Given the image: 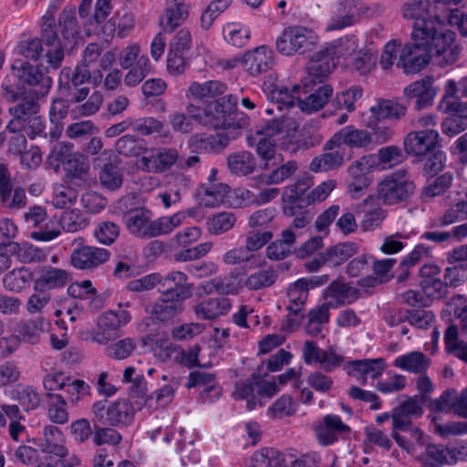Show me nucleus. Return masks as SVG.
I'll return each instance as SVG.
<instances>
[{
	"instance_id": "1",
	"label": "nucleus",
	"mask_w": 467,
	"mask_h": 467,
	"mask_svg": "<svg viewBox=\"0 0 467 467\" xmlns=\"http://www.w3.org/2000/svg\"><path fill=\"white\" fill-rule=\"evenodd\" d=\"M299 124L292 119L281 118L266 124L254 135L247 138L250 147H254L268 170L283 162V156L276 153L279 146L286 150L296 151L302 145Z\"/></svg>"
},
{
	"instance_id": "2",
	"label": "nucleus",
	"mask_w": 467,
	"mask_h": 467,
	"mask_svg": "<svg viewBox=\"0 0 467 467\" xmlns=\"http://www.w3.org/2000/svg\"><path fill=\"white\" fill-rule=\"evenodd\" d=\"M160 290L164 298L147 305L146 311L156 319L165 321L182 311V302L192 295V285L188 283L184 273L173 271L161 277Z\"/></svg>"
},
{
	"instance_id": "3",
	"label": "nucleus",
	"mask_w": 467,
	"mask_h": 467,
	"mask_svg": "<svg viewBox=\"0 0 467 467\" xmlns=\"http://www.w3.org/2000/svg\"><path fill=\"white\" fill-rule=\"evenodd\" d=\"M359 39L355 34H347L329 42L308 64L307 71L313 82H321L337 65L348 66V59L359 49Z\"/></svg>"
},
{
	"instance_id": "4",
	"label": "nucleus",
	"mask_w": 467,
	"mask_h": 467,
	"mask_svg": "<svg viewBox=\"0 0 467 467\" xmlns=\"http://www.w3.org/2000/svg\"><path fill=\"white\" fill-rule=\"evenodd\" d=\"M238 101L236 95H228L208 103L201 112V124L215 130L239 131L248 124V119L244 113L236 110Z\"/></svg>"
},
{
	"instance_id": "5",
	"label": "nucleus",
	"mask_w": 467,
	"mask_h": 467,
	"mask_svg": "<svg viewBox=\"0 0 467 467\" xmlns=\"http://www.w3.org/2000/svg\"><path fill=\"white\" fill-rule=\"evenodd\" d=\"M420 27L427 42L430 61L445 67L452 65L459 59L462 47L453 31L439 30L435 27L434 23H423Z\"/></svg>"
},
{
	"instance_id": "6",
	"label": "nucleus",
	"mask_w": 467,
	"mask_h": 467,
	"mask_svg": "<svg viewBox=\"0 0 467 467\" xmlns=\"http://www.w3.org/2000/svg\"><path fill=\"white\" fill-rule=\"evenodd\" d=\"M318 42L317 33L306 26H292L284 28L275 41L276 50L287 57L312 50Z\"/></svg>"
},
{
	"instance_id": "7",
	"label": "nucleus",
	"mask_w": 467,
	"mask_h": 467,
	"mask_svg": "<svg viewBox=\"0 0 467 467\" xmlns=\"http://www.w3.org/2000/svg\"><path fill=\"white\" fill-rule=\"evenodd\" d=\"M424 401L419 396L407 397L396 406L391 412L392 437L400 447L406 451L412 449L406 437L400 431H404L411 426L412 419H418L423 414Z\"/></svg>"
},
{
	"instance_id": "8",
	"label": "nucleus",
	"mask_w": 467,
	"mask_h": 467,
	"mask_svg": "<svg viewBox=\"0 0 467 467\" xmlns=\"http://www.w3.org/2000/svg\"><path fill=\"white\" fill-rule=\"evenodd\" d=\"M427 42L423 36L420 26L413 27L411 42L403 43L401 59L399 60V68L405 74H416L422 70L430 61L427 50Z\"/></svg>"
},
{
	"instance_id": "9",
	"label": "nucleus",
	"mask_w": 467,
	"mask_h": 467,
	"mask_svg": "<svg viewBox=\"0 0 467 467\" xmlns=\"http://www.w3.org/2000/svg\"><path fill=\"white\" fill-rule=\"evenodd\" d=\"M43 19L45 20V25L47 26V28H45V33L47 46L48 47L46 57L50 67L57 68L59 67L64 58V48H72L75 45L78 44V40L79 38L78 32L76 30V25L73 20H69L67 23L64 22L65 25L63 26V36L65 43L62 45L60 40L56 36H49V32H51V26L54 22L52 14L47 12L43 16Z\"/></svg>"
},
{
	"instance_id": "10",
	"label": "nucleus",
	"mask_w": 467,
	"mask_h": 467,
	"mask_svg": "<svg viewBox=\"0 0 467 467\" xmlns=\"http://www.w3.org/2000/svg\"><path fill=\"white\" fill-rule=\"evenodd\" d=\"M415 190L413 182L403 171L386 175L377 185V199L385 205L407 200Z\"/></svg>"
},
{
	"instance_id": "11",
	"label": "nucleus",
	"mask_w": 467,
	"mask_h": 467,
	"mask_svg": "<svg viewBox=\"0 0 467 467\" xmlns=\"http://www.w3.org/2000/svg\"><path fill=\"white\" fill-rule=\"evenodd\" d=\"M369 11L363 0H339L326 25L327 32L340 31L357 25Z\"/></svg>"
},
{
	"instance_id": "12",
	"label": "nucleus",
	"mask_w": 467,
	"mask_h": 467,
	"mask_svg": "<svg viewBox=\"0 0 467 467\" xmlns=\"http://www.w3.org/2000/svg\"><path fill=\"white\" fill-rule=\"evenodd\" d=\"M33 107V104L23 103L10 109V112L14 115V119L9 122L6 129L0 133V146H2L6 140L8 143V150L13 154L21 153V151L26 148V134H27L26 128V116L27 111Z\"/></svg>"
},
{
	"instance_id": "13",
	"label": "nucleus",
	"mask_w": 467,
	"mask_h": 467,
	"mask_svg": "<svg viewBox=\"0 0 467 467\" xmlns=\"http://www.w3.org/2000/svg\"><path fill=\"white\" fill-rule=\"evenodd\" d=\"M71 148L68 143H57L49 155V161H57V166L61 164L67 176L81 177L88 170V160L83 155L72 152Z\"/></svg>"
},
{
	"instance_id": "14",
	"label": "nucleus",
	"mask_w": 467,
	"mask_h": 467,
	"mask_svg": "<svg viewBox=\"0 0 467 467\" xmlns=\"http://www.w3.org/2000/svg\"><path fill=\"white\" fill-rule=\"evenodd\" d=\"M143 153L144 155L137 160L136 165L146 172L161 173L171 168L179 159V153L174 149H144Z\"/></svg>"
},
{
	"instance_id": "15",
	"label": "nucleus",
	"mask_w": 467,
	"mask_h": 467,
	"mask_svg": "<svg viewBox=\"0 0 467 467\" xmlns=\"http://www.w3.org/2000/svg\"><path fill=\"white\" fill-rule=\"evenodd\" d=\"M101 50L97 44H89L83 52V63L78 66L72 76L74 86L90 80L94 85L102 82L103 74L97 68Z\"/></svg>"
},
{
	"instance_id": "16",
	"label": "nucleus",
	"mask_w": 467,
	"mask_h": 467,
	"mask_svg": "<svg viewBox=\"0 0 467 467\" xmlns=\"http://www.w3.org/2000/svg\"><path fill=\"white\" fill-rule=\"evenodd\" d=\"M92 410L101 422L113 426L127 425L134 416L133 409L126 400H116L108 407L104 402L99 401L93 405Z\"/></svg>"
},
{
	"instance_id": "17",
	"label": "nucleus",
	"mask_w": 467,
	"mask_h": 467,
	"mask_svg": "<svg viewBox=\"0 0 467 467\" xmlns=\"http://www.w3.org/2000/svg\"><path fill=\"white\" fill-rule=\"evenodd\" d=\"M439 138V132L433 129L410 131L404 138L403 147L410 155L425 156L437 147Z\"/></svg>"
},
{
	"instance_id": "18",
	"label": "nucleus",
	"mask_w": 467,
	"mask_h": 467,
	"mask_svg": "<svg viewBox=\"0 0 467 467\" xmlns=\"http://www.w3.org/2000/svg\"><path fill=\"white\" fill-rule=\"evenodd\" d=\"M240 131L221 130L215 135L194 134L189 140V147L192 151L208 152L220 150L227 146L231 140H234Z\"/></svg>"
},
{
	"instance_id": "19",
	"label": "nucleus",
	"mask_w": 467,
	"mask_h": 467,
	"mask_svg": "<svg viewBox=\"0 0 467 467\" xmlns=\"http://www.w3.org/2000/svg\"><path fill=\"white\" fill-rule=\"evenodd\" d=\"M200 287L206 295L219 293L224 296H235L244 290V283L237 271H232L226 275L217 276L202 283Z\"/></svg>"
},
{
	"instance_id": "20",
	"label": "nucleus",
	"mask_w": 467,
	"mask_h": 467,
	"mask_svg": "<svg viewBox=\"0 0 467 467\" xmlns=\"http://www.w3.org/2000/svg\"><path fill=\"white\" fill-rule=\"evenodd\" d=\"M386 367V361L381 358L357 359L344 364L346 372L363 383L367 382L368 378L375 379L380 377Z\"/></svg>"
},
{
	"instance_id": "21",
	"label": "nucleus",
	"mask_w": 467,
	"mask_h": 467,
	"mask_svg": "<svg viewBox=\"0 0 467 467\" xmlns=\"http://www.w3.org/2000/svg\"><path fill=\"white\" fill-rule=\"evenodd\" d=\"M263 90L267 95L272 104L275 105L276 109L282 111L290 108H298L300 100L301 88L298 86H293L289 90L285 87H277L270 81H265Z\"/></svg>"
},
{
	"instance_id": "22",
	"label": "nucleus",
	"mask_w": 467,
	"mask_h": 467,
	"mask_svg": "<svg viewBox=\"0 0 467 467\" xmlns=\"http://www.w3.org/2000/svg\"><path fill=\"white\" fill-rule=\"evenodd\" d=\"M403 94L408 99H415L417 109H423L432 105L437 96V88L431 78H425L405 87Z\"/></svg>"
},
{
	"instance_id": "23",
	"label": "nucleus",
	"mask_w": 467,
	"mask_h": 467,
	"mask_svg": "<svg viewBox=\"0 0 467 467\" xmlns=\"http://www.w3.org/2000/svg\"><path fill=\"white\" fill-rule=\"evenodd\" d=\"M274 62V52L266 46H260L247 51L242 58L244 68L252 76L267 71L273 67Z\"/></svg>"
},
{
	"instance_id": "24",
	"label": "nucleus",
	"mask_w": 467,
	"mask_h": 467,
	"mask_svg": "<svg viewBox=\"0 0 467 467\" xmlns=\"http://www.w3.org/2000/svg\"><path fill=\"white\" fill-rule=\"evenodd\" d=\"M313 182L310 177H304L297 180L295 183L287 185L282 194L283 212L285 216H293L295 214L294 205H306V191L312 186Z\"/></svg>"
},
{
	"instance_id": "25",
	"label": "nucleus",
	"mask_w": 467,
	"mask_h": 467,
	"mask_svg": "<svg viewBox=\"0 0 467 467\" xmlns=\"http://www.w3.org/2000/svg\"><path fill=\"white\" fill-rule=\"evenodd\" d=\"M372 142V135L365 130H358L354 126H347L329 140V147L366 148Z\"/></svg>"
},
{
	"instance_id": "26",
	"label": "nucleus",
	"mask_w": 467,
	"mask_h": 467,
	"mask_svg": "<svg viewBox=\"0 0 467 467\" xmlns=\"http://www.w3.org/2000/svg\"><path fill=\"white\" fill-rule=\"evenodd\" d=\"M32 441L41 452L52 454L57 457L67 455L66 439L63 432L55 426H47L43 431V437Z\"/></svg>"
},
{
	"instance_id": "27",
	"label": "nucleus",
	"mask_w": 467,
	"mask_h": 467,
	"mask_svg": "<svg viewBox=\"0 0 467 467\" xmlns=\"http://www.w3.org/2000/svg\"><path fill=\"white\" fill-rule=\"evenodd\" d=\"M109 252L104 248L82 246L74 249L71 254V264L78 269H90L107 262Z\"/></svg>"
},
{
	"instance_id": "28",
	"label": "nucleus",
	"mask_w": 467,
	"mask_h": 467,
	"mask_svg": "<svg viewBox=\"0 0 467 467\" xmlns=\"http://www.w3.org/2000/svg\"><path fill=\"white\" fill-rule=\"evenodd\" d=\"M326 303L332 308L349 305L358 298V290L339 280L333 281L324 291Z\"/></svg>"
},
{
	"instance_id": "29",
	"label": "nucleus",
	"mask_w": 467,
	"mask_h": 467,
	"mask_svg": "<svg viewBox=\"0 0 467 467\" xmlns=\"http://www.w3.org/2000/svg\"><path fill=\"white\" fill-rule=\"evenodd\" d=\"M229 192L230 188L224 183H206L198 189L196 198L205 207L228 206Z\"/></svg>"
},
{
	"instance_id": "30",
	"label": "nucleus",
	"mask_w": 467,
	"mask_h": 467,
	"mask_svg": "<svg viewBox=\"0 0 467 467\" xmlns=\"http://www.w3.org/2000/svg\"><path fill=\"white\" fill-rule=\"evenodd\" d=\"M232 306L228 297H209L195 305L194 313L200 319L213 320L228 314Z\"/></svg>"
},
{
	"instance_id": "31",
	"label": "nucleus",
	"mask_w": 467,
	"mask_h": 467,
	"mask_svg": "<svg viewBox=\"0 0 467 467\" xmlns=\"http://www.w3.org/2000/svg\"><path fill=\"white\" fill-rule=\"evenodd\" d=\"M325 148L329 151L313 159L310 163L312 171L321 172L337 169L349 158L344 147H329V140Z\"/></svg>"
},
{
	"instance_id": "32",
	"label": "nucleus",
	"mask_w": 467,
	"mask_h": 467,
	"mask_svg": "<svg viewBox=\"0 0 467 467\" xmlns=\"http://www.w3.org/2000/svg\"><path fill=\"white\" fill-rule=\"evenodd\" d=\"M50 322L44 317H36L16 323V331L21 342L36 345L40 342L41 336L50 329Z\"/></svg>"
},
{
	"instance_id": "33",
	"label": "nucleus",
	"mask_w": 467,
	"mask_h": 467,
	"mask_svg": "<svg viewBox=\"0 0 467 467\" xmlns=\"http://www.w3.org/2000/svg\"><path fill=\"white\" fill-rule=\"evenodd\" d=\"M125 224L129 232L139 237H152L151 213L148 210L137 209L126 213Z\"/></svg>"
},
{
	"instance_id": "34",
	"label": "nucleus",
	"mask_w": 467,
	"mask_h": 467,
	"mask_svg": "<svg viewBox=\"0 0 467 467\" xmlns=\"http://www.w3.org/2000/svg\"><path fill=\"white\" fill-rule=\"evenodd\" d=\"M348 428L344 424L339 416L327 415L323 422L317 425L315 429L318 442L324 446L332 444L337 440V433L347 431Z\"/></svg>"
},
{
	"instance_id": "35",
	"label": "nucleus",
	"mask_w": 467,
	"mask_h": 467,
	"mask_svg": "<svg viewBox=\"0 0 467 467\" xmlns=\"http://www.w3.org/2000/svg\"><path fill=\"white\" fill-rule=\"evenodd\" d=\"M169 125L174 132L186 134L194 129V122L201 124V111L194 105L187 107V113L175 111L169 115Z\"/></svg>"
},
{
	"instance_id": "36",
	"label": "nucleus",
	"mask_w": 467,
	"mask_h": 467,
	"mask_svg": "<svg viewBox=\"0 0 467 467\" xmlns=\"http://www.w3.org/2000/svg\"><path fill=\"white\" fill-rule=\"evenodd\" d=\"M196 208L180 211L171 216H162L152 222V237L168 234L182 225L186 218L195 215Z\"/></svg>"
},
{
	"instance_id": "37",
	"label": "nucleus",
	"mask_w": 467,
	"mask_h": 467,
	"mask_svg": "<svg viewBox=\"0 0 467 467\" xmlns=\"http://www.w3.org/2000/svg\"><path fill=\"white\" fill-rule=\"evenodd\" d=\"M118 328L115 311L105 312L98 318L97 329L92 332L91 340L105 345L113 338Z\"/></svg>"
},
{
	"instance_id": "38",
	"label": "nucleus",
	"mask_w": 467,
	"mask_h": 467,
	"mask_svg": "<svg viewBox=\"0 0 467 467\" xmlns=\"http://www.w3.org/2000/svg\"><path fill=\"white\" fill-rule=\"evenodd\" d=\"M393 366L410 373H421L430 366V359L420 351H411L396 357Z\"/></svg>"
},
{
	"instance_id": "39",
	"label": "nucleus",
	"mask_w": 467,
	"mask_h": 467,
	"mask_svg": "<svg viewBox=\"0 0 467 467\" xmlns=\"http://www.w3.org/2000/svg\"><path fill=\"white\" fill-rule=\"evenodd\" d=\"M16 75L29 85H37L42 83L43 87L50 88L51 79L46 77L39 69L30 66L28 62L16 58L12 65Z\"/></svg>"
},
{
	"instance_id": "40",
	"label": "nucleus",
	"mask_w": 467,
	"mask_h": 467,
	"mask_svg": "<svg viewBox=\"0 0 467 467\" xmlns=\"http://www.w3.org/2000/svg\"><path fill=\"white\" fill-rule=\"evenodd\" d=\"M406 106L390 99H379L369 109L371 118L376 119H399L406 114Z\"/></svg>"
},
{
	"instance_id": "41",
	"label": "nucleus",
	"mask_w": 467,
	"mask_h": 467,
	"mask_svg": "<svg viewBox=\"0 0 467 467\" xmlns=\"http://www.w3.org/2000/svg\"><path fill=\"white\" fill-rule=\"evenodd\" d=\"M431 3L430 0H410L401 7L402 16L406 19L415 20L414 27L423 23H433L429 20Z\"/></svg>"
},
{
	"instance_id": "42",
	"label": "nucleus",
	"mask_w": 467,
	"mask_h": 467,
	"mask_svg": "<svg viewBox=\"0 0 467 467\" xmlns=\"http://www.w3.org/2000/svg\"><path fill=\"white\" fill-rule=\"evenodd\" d=\"M223 36L228 45L244 47L251 38L249 26L240 22H229L223 26Z\"/></svg>"
},
{
	"instance_id": "43",
	"label": "nucleus",
	"mask_w": 467,
	"mask_h": 467,
	"mask_svg": "<svg viewBox=\"0 0 467 467\" xmlns=\"http://www.w3.org/2000/svg\"><path fill=\"white\" fill-rule=\"evenodd\" d=\"M363 88L358 85H352L348 88L337 91L331 103L337 109L352 112L356 109V103L362 98Z\"/></svg>"
},
{
	"instance_id": "44",
	"label": "nucleus",
	"mask_w": 467,
	"mask_h": 467,
	"mask_svg": "<svg viewBox=\"0 0 467 467\" xmlns=\"http://www.w3.org/2000/svg\"><path fill=\"white\" fill-rule=\"evenodd\" d=\"M333 94V88L325 85L309 94L305 99L298 100V109L306 113H312L322 109Z\"/></svg>"
},
{
	"instance_id": "45",
	"label": "nucleus",
	"mask_w": 467,
	"mask_h": 467,
	"mask_svg": "<svg viewBox=\"0 0 467 467\" xmlns=\"http://www.w3.org/2000/svg\"><path fill=\"white\" fill-rule=\"evenodd\" d=\"M226 87L220 81L210 80L204 83L192 82L186 92V97L192 99H202L222 95Z\"/></svg>"
},
{
	"instance_id": "46",
	"label": "nucleus",
	"mask_w": 467,
	"mask_h": 467,
	"mask_svg": "<svg viewBox=\"0 0 467 467\" xmlns=\"http://www.w3.org/2000/svg\"><path fill=\"white\" fill-rule=\"evenodd\" d=\"M163 352V356L161 353L160 354L161 358L163 359L174 358L183 366L189 368L201 365L198 360L200 348L197 346H193L188 350H182L175 346L169 345L164 348Z\"/></svg>"
},
{
	"instance_id": "47",
	"label": "nucleus",
	"mask_w": 467,
	"mask_h": 467,
	"mask_svg": "<svg viewBox=\"0 0 467 467\" xmlns=\"http://www.w3.org/2000/svg\"><path fill=\"white\" fill-rule=\"evenodd\" d=\"M297 169L296 161H287L275 169L265 170L259 177V182L265 185L280 184L292 176Z\"/></svg>"
},
{
	"instance_id": "48",
	"label": "nucleus",
	"mask_w": 467,
	"mask_h": 467,
	"mask_svg": "<svg viewBox=\"0 0 467 467\" xmlns=\"http://www.w3.org/2000/svg\"><path fill=\"white\" fill-rule=\"evenodd\" d=\"M236 223L234 213L220 212L212 214L206 222L207 231L213 235H221L232 230Z\"/></svg>"
},
{
	"instance_id": "49",
	"label": "nucleus",
	"mask_w": 467,
	"mask_h": 467,
	"mask_svg": "<svg viewBox=\"0 0 467 467\" xmlns=\"http://www.w3.org/2000/svg\"><path fill=\"white\" fill-rule=\"evenodd\" d=\"M68 273L59 268H48L36 281V288L57 289L66 285Z\"/></svg>"
},
{
	"instance_id": "50",
	"label": "nucleus",
	"mask_w": 467,
	"mask_h": 467,
	"mask_svg": "<svg viewBox=\"0 0 467 467\" xmlns=\"http://www.w3.org/2000/svg\"><path fill=\"white\" fill-rule=\"evenodd\" d=\"M403 42L400 39L388 41L381 51L379 66L384 70H390L394 66L399 67V60L401 59Z\"/></svg>"
},
{
	"instance_id": "51",
	"label": "nucleus",
	"mask_w": 467,
	"mask_h": 467,
	"mask_svg": "<svg viewBox=\"0 0 467 467\" xmlns=\"http://www.w3.org/2000/svg\"><path fill=\"white\" fill-rule=\"evenodd\" d=\"M227 162L231 171L237 175L250 174L256 167L254 155L248 151H241L229 155Z\"/></svg>"
},
{
	"instance_id": "52",
	"label": "nucleus",
	"mask_w": 467,
	"mask_h": 467,
	"mask_svg": "<svg viewBox=\"0 0 467 467\" xmlns=\"http://www.w3.org/2000/svg\"><path fill=\"white\" fill-rule=\"evenodd\" d=\"M166 24L171 28L182 26L189 17V5L184 0H167Z\"/></svg>"
},
{
	"instance_id": "53",
	"label": "nucleus",
	"mask_w": 467,
	"mask_h": 467,
	"mask_svg": "<svg viewBox=\"0 0 467 467\" xmlns=\"http://www.w3.org/2000/svg\"><path fill=\"white\" fill-rule=\"evenodd\" d=\"M377 171L390 169L402 161L401 150L397 146H386L373 154Z\"/></svg>"
},
{
	"instance_id": "54",
	"label": "nucleus",
	"mask_w": 467,
	"mask_h": 467,
	"mask_svg": "<svg viewBox=\"0 0 467 467\" xmlns=\"http://www.w3.org/2000/svg\"><path fill=\"white\" fill-rule=\"evenodd\" d=\"M133 130L141 135L158 134L164 140H171V134L164 130V124L152 117L141 118L133 120Z\"/></svg>"
},
{
	"instance_id": "55",
	"label": "nucleus",
	"mask_w": 467,
	"mask_h": 467,
	"mask_svg": "<svg viewBox=\"0 0 467 467\" xmlns=\"http://www.w3.org/2000/svg\"><path fill=\"white\" fill-rule=\"evenodd\" d=\"M31 280L32 273L21 267L7 273L3 278V285L9 291L20 292L29 285Z\"/></svg>"
},
{
	"instance_id": "56",
	"label": "nucleus",
	"mask_w": 467,
	"mask_h": 467,
	"mask_svg": "<svg viewBox=\"0 0 467 467\" xmlns=\"http://www.w3.org/2000/svg\"><path fill=\"white\" fill-rule=\"evenodd\" d=\"M357 253V244L352 242L340 243L327 250L326 259L332 265H339Z\"/></svg>"
},
{
	"instance_id": "57",
	"label": "nucleus",
	"mask_w": 467,
	"mask_h": 467,
	"mask_svg": "<svg viewBox=\"0 0 467 467\" xmlns=\"http://www.w3.org/2000/svg\"><path fill=\"white\" fill-rule=\"evenodd\" d=\"M122 382L130 384V390L136 397H143L148 391L147 381L143 374L133 366L125 368Z\"/></svg>"
},
{
	"instance_id": "58",
	"label": "nucleus",
	"mask_w": 467,
	"mask_h": 467,
	"mask_svg": "<svg viewBox=\"0 0 467 467\" xmlns=\"http://www.w3.org/2000/svg\"><path fill=\"white\" fill-rule=\"evenodd\" d=\"M329 308L326 302L313 308L308 314V323L306 332L311 336H317L321 333L322 327L329 320Z\"/></svg>"
},
{
	"instance_id": "59",
	"label": "nucleus",
	"mask_w": 467,
	"mask_h": 467,
	"mask_svg": "<svg viewBox=\"0 0 467 467\" xmlns=\"http://www.w3.org/2000/svg\"><path fill=\"white\" fill-rule=\"evenodd\" d=\"M456 326H450L444 335L446 349L458 358L467 363V342L459 340Z\"/></svg>"
},
{
	"instance_id": "60",
	"label": "nucleus",
	"mask_w": 467,
	"mask_h": 467,
	"mask_svg": "<svg viewBox=\"0 0 467 467\" xmlns=\"http://www.w3.org/2000/svg\"><path fill=\"white\" fill-rule=\"evenodd\" d=\"M255 382L256 377L254 376L252 379L240 381L236 383L233 393L235 399L246 400L248 410H253L257 405Z\"/></svg>"
},
{
	"instance_id": "61",
	"label": "nucleus",
	"mask_w": 467,
	"mask_h": 467,
	"mask_svg": "<svg viewBox=\"0 0 467 467\" xmlns=\"http://www.w3.org/2000/svg\"><path fill=\"white\" fill-rule=\"evenodd\" d=\"M283 461V455L273 448L255 451L252 458L254 467H280Z\"/></svg>"
},
{
	"instance_id": "62",
	"label": "nucleus",
	"mask_w": 467,
	"mask_h": 467,
	"mask_svg": "<svg viewBox=\"0 0 467 467\" xmlns=\"http://www.w3.org/2000/svg\"><path fill=\"white\" fill-rule=\"evenodd\" d=\"M231 4V0H213L201 15V26L204 30H208L213 24L214 20L224 12Z\"/></svg>"
},
{
	"instance_id": "63",
	"label": "nucleus",
	"mask_w": 467,
	"mask_h": 467,
	"mask_svg": "<svg viewBox=\"0 0 467 467\" xmlns=\"http://www.w3.org/2000/svg\"><path fill=\"white\" fill-rule=\"evenodd\" d=\"M296 410V404L292 398L283 395L267 409V416L271 419H282L295 414Z\"/></svg>"
},
{
	"instance_id": "64",
	"label": "nucleus",
	"mask_w": 467,
	"mask_h": 467,
	"mask_svg": "<svg viewBox=\"0 0 467 467\" xmlns=\"http://www.w3.org/2000/svg\"><path fill=\"white\" fill-rule=\"evenodd\" d=\"M451 451L441 446L429 444L423 456V462L431 467H439L445 463H450Z\"/></svg>"
}]
</instances>
